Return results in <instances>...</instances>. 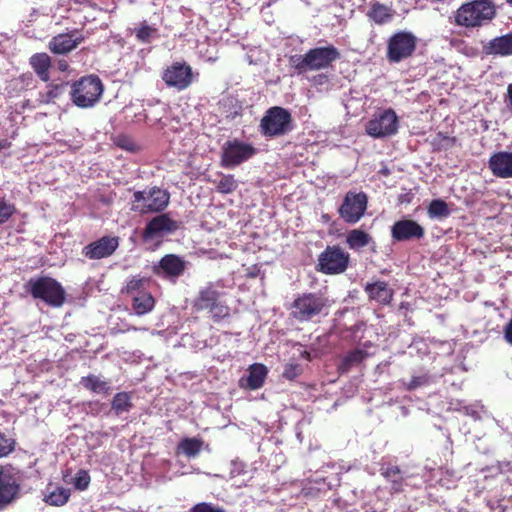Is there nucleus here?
Here are the masks:
<instances>
[{"instance_id": "20", "label": "nucleus", "mask_w": 512, "mask_h": 512, "mask_svg": "<svg viewBox=\"0 0 512 512\" xmlns=\"http://www.w3.org/2000/svg\"><path fill=\"white\" fill-rule=\"evenodd\" d=\"M489 169L498 178H512V152L500 151L489 159Z\"/></svg>"}, {"instance_id": "42", "label": "nucleus", "mask_w": 512, "mask_h": 512, "mask_svg": "<svg viewBox=\"0 0 512 512\" xmlns=\"http://www.w3.org/2000/svg\"><path fill=\"white\" fill-rule=\"evenodd\" d=\"M302 372V367L298 363H287L284 367L282 376L287 380H293Z\"/></svg>"}, {"instance_id": "48", "label": "nucleus", "mask_w": 512, "mask_h": 512, "mask_svg": "<svg viewBox=\"0 0 512 512\" xmlns=\"http://www.w3.org/2000/svg\"><path fill=\"white\" fill-rule=\"evenodd\" d=\"M504 100L508 110L512 113V83L507 86V93Z\"/></svg>"}, {"instance_id": "30", "label": "nucleus", "mask_w": 512, "mask_h": 512, "mask_svg": "<svg viewBox=\"0 0 512 512\" xmlns=\"http://www.w3.org/2000/svg\"><path fill=\"white\" fill-rule=\"evenodd\" d=\"M371 241V236L363 230L353 229L348 235L346 242L350 249L357 250L367 246Z\"/></svg>"}, {"instance_id": "52", "label": "nucleus", "mask_w": 512, "mask_h": 512, "mask_svg": "<svg viewBox=\"0 0 512 512\" xmlns=\"http://www.w3.org/2000/svg\"><path fill=\"white\" fill-rule=\"evenodd\" d=\"M127 330H128V331H129V330H135V331H136V330H138V328H136V327H131V328H128ZM139 330H147V329H146V328H139Z\"/></svg>"}, {"instance_id": "5", "label": "nucleus", "mask_w": 512, "mask_h": 512, "mask_svg": "<svg viewBox=\"0 0 512 512\" xmlns=\"http://www.w3.org/2000/svg\"><path fill=\"white\" fill-rule=\"evenodd\" d=\"M102 93L101 80L97 76L90 75L72 85L71 99L80 108H90L99 101Z\"/></svg>"}, {"instance_id": "23", "label": "nucleus", "mask_w": 512, "mask_h": 512, "mask_svg": "<svg viewBox=\"0 0 512 512\" xmlns=\"http://www.w3.org/2000/svg\"><path fill=\"white\" fill-rule=\"evenodd\" d=\"M365 292L371 300L381 304H388L393 296V290L384 281L367 283L365 286Z\"/></svg>"}, {"instance_id": "49", "label": "nucleus", "mask_w": 512, "mask_h": 512, "mask_svg": "<svg viewBox=\"0 0 512 512\" xmlns=\"http://www.w3.org/2000/svg\"><path fill=\"white\" fill-rule=\"evenodd\" d=\"M504 337L506 341L512 345V319L509 321V323L505 326L504 329Z\"/></svg>"}, {"instance_id": "40", "label": "nucleus", "mask_w": 512, "mask_h": 512, "mask_svg": "<svg viewBox=\"0 0 512 512\" xmlns=\"http://www.w3.org/2000/svg\"><path fill=\"white\" fill-rule=\"evenodd\" d=\"M431 377L426 374L413 375L408 383H405L407 390H415L419 387L426 386L430 383Z\"/></svg>"}, {"instance_id": "9", "label": "nucleus", "mask_w": 512, "mask_h": 512, "mask_svg": "<svg viewBox=\"0 0 512 512\" xmlns=\"http://www.w3.org/2000/svg\"><path fill=\"white\" fill-rule=\"evenodd\" d=\"M257 154V148L251 143L232 139L226 141L221 149V166L234 168L250 160Z\"/></svg>"}, {"instance_id": "43", "label": "nucleus", "mask_w": 512, "mask_h": 512, "mask_svg": "<svg viewBox=\"0 0 512 512\" xmlns=\"http://www.w3.org/2000/svg\"><path fill=\"white\" fill-rule=\"evenodd\" d=\"M90 476L87 471L80 470L74 478V485L79 490H85L89 486Z\"/></svg>"}, {"instance_id": "17", "label": "nucleus", "mask_w": 512, "mask_h": 512, "mask_svg": "<svg viewBox=\"0 0 512 512\" xmlns=\"http://www.w3.org/2000/svg\"><path fill=\"white\" fill-rule=\"evenodd\" d=\"M424 233L421 225L409 219L396 221L391 227V236L397 242L421 239Z\"/></svg>"}, {"instance_id": "2", "label": "nucleus", "mask_w": 512, "mask_h": 512, "mask_svg": "<svg viewBox=\"0 0 512 512\" xmlns=\"http://www.w3.org/2000/svg\"><path fill=\"white\" fill-rule=\"evenodd\" d=\"M220 288H222L220 282H210L200 288L194 299V308L198 311H208L216 322L230 315V307L224 299L225 292Z\"/></svg>"}, {"instance_id": "24", "label": "nucleus", "mask_w": 512, "mask_h": 512, "mask_svg": "<svg viewBox=\"0 0 512 512\" xmlns=\"http://www.w3.org/2000/svg\"><path fill=\"white\" fill-rule=\"evenodd\" d=\"M82 41V38H73L71 34H59L52 38L49 48L53 53L65 54L76 48Z\"/></svg>"}, {"instance_id": "12", "label": "nucleus", "mask_w": 512, "mask_h": 512, "mask_svg": "<svg viewBox=\"0 0 512 512\" xmlns=\"http://www.w3.org/2000/svg\"><path fill=\"white\" fill-rule=\"evenodd\" d=\"M416 47V38L408 32H398L390 37L387 46V59L398 63L409 57Z\"/></svg>"}, {"instance_id": "39", "label": "nucleus", "mask_w": 512, "mask_h": 512, "mask_svg": "<svg viewBox=\"0 0 512 512\" xmlns=\"http://www.w3.org/2000/svg\"><path fill=\"white\" fill-rule=\"evenodd\" d=\"M69 497V489L56 488L46 497V502L49 503L50 505L61 506L68 501Z\"/></svg>"}, {"instance_id": "56", "label": "nucleus", "mask_w": 512, "mask_h": 512, "mask_svg": "<svg viewBox=\"0 0 512 512\" xmlns=\"http://www.w3.org/2000/svg\"><path fill=\"white\" fill-rule=\"evenodd\" d=\"M460 512H469V511H466V510H461Z\"/></svg>"}, {"instance_id": "44", "label": "nucleus", "mask_w": 512, "mask_h": 512, "mask_svg": "<svg viewBox=\"0 0 512 512\" xmlns=\"http://www.w3.org/2000/svg\"><path fill=\"white\" fill-rule=\"evenodd\" d=\"M14 449V441L0 433V458L7 456Z\"/></svg>"}, {"instance_id": "46", "label": "nucleus", "mask_w": 512, "mask_h": 512, "mask_svg": "<svg viewBox=\"0 0 512 512\" xmlns=\"http://www.w3.org/2000/svg\"><path fill=\"white\" fill-rule=\"evenodd\" d=\"M311 83L317 88H326L329 85V78L326 74H317L311 78Z\"/></svg>"}, {"instance_id": "50", "label": "nucleus", "mask_w": 512, "mask_h": 512, "mask_svg": "<svg viewBox=\"0 0 512 512\" xmlns=\"http://www.w3.org/2000/svg\"><path fill=\"white\" fill-rule=\"evenodd\" d=\"M465 413L471 417H473L474 419H479L480 418V411L474 407V406H468V407H465Z\"/></svg>"}, {"instance_id": "27", "label": "nucleus", "mask_w": 512, "mask_h": 512, "mask_svg": "<svg viewBox=\"0 0 512 512\" xmlns=\"http://www.w3.org/2000/svg\"><path fill=\"white\" fill-rule=\"evenodd\" d=\"M131 301L132 310L137 316H143L151 312L155 306V299L148 291L135 294Z\"/></svg>"}, {"instance_id": "3", "label": "nucleus", "mask_w": 512, "mask_h": 512, "mask_svg": "<svg viewBox=\"0 0 512 512\" xmlns=\"http://www.w3.org/2000/svg\"><path fill=\"white\" fill-rule=\"evenodd\" d=\"M496 15L495 5L491 0H474L460 6L455 21L464 27H478L491 21Z\"/></svg>"}, {"instance_id": "29", "label": "nucleus", "mask_w": 512, "mask_h": 512, "mask_svg": "<svg viewBox=\"0 0 512 512\" xmlns=\"http://www.w3.org/2000/svg\"><path fill=\"white\" fill-rule=\"evenodd\" d=\"M66 84H50L44 91L39 92L38 101L42 104L55 103L65 92Z\"/></svg>"}, {"instance_id": "11", "label": "nucleus", "mask_w": 512, "mask_h": 512, "mask_svg": "<svg viewBox=\"0 0 512 512\" xmlns=\"http://www.w3.org/2000/svg\"><path fill=\"white\" fill-rule=\"evenodd\" d=\"M368 198L364 192L349 191L338 209L340 217L349 224L357 223L367 209Z\"/></svg>"}, {"instance_id": "53", "label": "nucleus", "mask_w": 512, "mask_h": 512, "mask_svg": "<svg viewBox=\"0 0 512 512\" xmlns=\"http://www.w3.org/2000/svg\"><path fill=\"white\" fill-rule=\"evenodd\" d=\"M5 146H6L5 142L1 141V142H0V149L5 148Z\"/></svg>"}, {"instance_id": "19", "label": "nucleus", "mask_w": 512, "mask_h": 512, "mask_svg": "<svg viewBox=\"0 0 512 512\" xmlns=\"http://www.w3.org/2000/svg\"><path fill=\"white\" fill-rule=\"evenodd\" d=\"M268 369L265 365L255 363L249 366L247 375L239 379V387L246 390L260 389L267 378Z\"/></svg>"}, {"instance_id": "34", "label": "nucleus", "mask_w": 512, "mask_h": 512, "mask_svg": "<svg viewBox=\"0 0 512 512\" xmlns=\"http://www.w3.org/2000/svg\"><path fill=\"white\" fill-rule=\"evenodd\" d=\"M369 17L377 24H384L391 20L392 13L390 9L380 3H376L372 6L368 13Z\"/></svg>"}, {"instance_id": "38", "label": "nucleus", "mask_w": 512, "mask_h": 512, "mask_svg": "<svg viewBox=\"0 0 512 512\" xmlns=\"http://www.w3.org/2000/svg\"><path fill=\"white\" fill-rule=\"evenodd\" d=\"M365 356H366V353L363 350L356 349L354 351H351L344 357L342 364L340 366V369L343 372L348 371L351 366L362 362L364 360Z\"/></svg>"}, {"instance_id": "10", "label": "nucleus", "mask_w": 512, "mask_h": 512, "mask_svg": "<svg viewBox=\"0 0 512 512\" xmlns=\"http://www.w3.org/2000/svg\"><path fill=\"white\" fill-rule=\"evenodd\" d=\"M398 116L391 108L379 111L366 124V132L373 138H384L397 133Z\"/></svg>"}, {"instance_id": "4", "label": "nucleus", "mask_w": 512, "mask_h": 512, "mask_svg": "<svg viewBox=\"0 0 512 512\" xmlns=\"http://www.w3.org/2000/svg\"><path fill=\"white\" fill-rule=\"evenodd\" d=\"M328 299L320 293H304L297 297L292 306L291 314L299 321H310L321 314L326 315Z\"/></svg>"}, {"instance_id": "47", "label": "nucleus", "mask_w": 512, "mask_h": 512, "mask_svg": "<svg viewBox=\"0 0 512 512\" xmlns=\"http://www.w3.org/2000/svg\"><path fill=\"white\" fill-rule=\"evenodd\" d=\"M245 464L241 461L234 460L231 462V468H230V476L236 477L244 473L245 471Z\"/></svg>"}, {"instance_id": "51", "label": "nucleus", "mask_w": 512, "mask_h": 512, "mask_svg": "<svg viewBox=\"0 0 512 512\" xmlns=\"http://www.w3.org/2000/svg\"><path fill=\"white\" fill-rule=\"evenodd\" d=\"M57 67L60 71L64 72L68 69V63L65 60H60L57 63Z\"/></svg>"}, {"instance_id": "7", "label": "nucleus", "mask_w": 512, "mask_h": 512, "mask_svg": "<svg viewBox=\"0 0 512 512\" xmlns=\"http://www.w3.org/2000/svg\"><path fill=\"white\" fill-rule=\"evenodd\" d=\"M292 116L285 108H269L260 122V132L265 137H278L292 130Z\"/></svg>"}, {"instance_id": "35", "label": "nucleus", "mask_w": 512, "mask_h": 512, "mask_svg": "<svg viewBox=\"0 0 512 512\" xmlns=\"http://www.w3.org/2000/svg\"><path fill=\"white\" fill-rule=\"evenodd\" d=\"M134 33L136 38L142 43H150L158 37V30L147 23H143L140 27L135 28Z\"/></svg>"}, {"instance_id": "14", "label": "nucleus", "mask_w": 512, "mask_h": 512, "mask_svg": "<svg viewBox=\"0 0 512 512\" xmlns=\"http://www.w3.org/2000/svg\"><path fill=\"white\" fill-rule=\"evenodd\" d=\"M162 79L168 87L184 90L192 83V68L185 62H174L164 70Z\"/></svg>"}, {"instance_id": "13", "label": "nucleus", "mask_w": 512, "mask_h": 512, "mask_svg": "<svg viewBox=\"0 0 512 512\" xmlns=\"http://www.w3.org/2000/svg\"><path fill=\"white\" fill-rule=\"evenodd\" d=\"M349 254L337 246L327 247L319 257L320 270L326 274H339L346 270Z\"/></svg>"}, {"instance_id": "8", "label": "nucleus", "mask_w": 512, "mask_h": 512, "mask_svg": "<svg viewBox=\"0 0 512 512\" xmlns=\"http://www.w3.org/2000/svg\"><path fill=\"white\" fill-rule=\"evenodd\" d=\"M27 288L34 298L41 299L50 306L60 307L64 303V289L50 277L30 279Z\"/></svg>"}, {"instance_id": "1", "label": "nucleus", "mask_w": 512, "mask_h": 512, "mask_svg": "<svg viewBox=\"0 0 512 512\" xmlns=\"http://www.w3.org/2000/svg\"><path fill=\"white\" fill-rule=\"evenodd\" d=\"M340 58V53L333 45L315 47L303 55H292L289 58L290 66L298 75L308 71L327 69Z\"/></svg>"}, {"instance_id": "54", "label": "nucleus", "mask_w": 512, "mask_h": 512, "mask_svg": "<svg viewBox=\"0 0 512 512\" xmlns=\"http://www.w3.org/2000/svg\"><path fill=\"white\" fill-rule=\"evenodd\" d=\"M303 356H305L306 358H309V353L307 351H304Z\"/></svg>"}, {"instance_id": "36", "label": "nucleus", "mask_w": 512, "mask_h": 512, "mask_svg": "<svg viewBox=\"0 0 512 512\" xmlns=\"http://www.w3.org/2000/svg\"><path fill=\"white\" fill-rule=\"evenodd\" d=\"M145 283L146 280L144 278H141L139 276H133L127 281L126 286L123 289V292H125L127 295L133 298L135 294L146 292L144 289Z\"/></svg>"}, {"instance_id": "16", "label": "nucleus", "mask_w": 512, "mask_h": 512, "mask_svg": "<svg viewBox=\"0 0 512 512\" xmlns=\"http://www.w3.org/2000/svg\"><path fill=\"white\" fill-rule=\"evenodd\" d=\"M119 246L117 237L104 236L82 249V254L91 260H98L111 256Z\"/></svg>"}, {"instance_id": "21", "label": "nucleus", "mask_w": 512, "mask_h": 512, "mask_svg": "<svg viewBox=\"0 0 512 512\" xmlns=\"http://www.w3.org/2000/svg\"><path fill=\"white\" fill-rule=\"evenodd\" d=\"M185 267L186 263L181 257L168 254L160 260L159 265L155 268V272L158 275L167 277H179L183 274Z\"/></svg>"}, {"instance_id": "18", "label": "nucleus", "mask_w": 512, "mask_h": 512, "mask_svg": "<svg viewBox=\"0 0 512 512\" xmlns=\"http://www.w3.org/2000/svg\"><path fill=\"white\" fill-rule=\"evenodd\" d=\"M19 484L10 470L0 466V509L11 503L17 496Z\"/></svg>"}, {"instance_id": "33", "label": "nucleus", "mask_w": 512, "mask_h": 512, "mask_svg": "<svg viewBox=\"0 0 512 512\" xmlns=\"http://www.w3.org/2000/svg\"><path fill=\"white\" fill-rule=\"evenodd\" d=\"M203 446V441L199 438H185L179 443V449L188 457L197 456Z\"/></svg>"}, {"instance_id": "6", "label": "nucleus", "mask_w": 512, "mask_h": 512, "mask_svg": "<svg viewBox=\"0 0 512 512\" xmlns=\"http://www.w3.org/2000/svg\"><path fill=\"white\" fill-rule=\"evenodd\" d=\"M131 209L140 214L157 213L163 211L169 204L170 195L166 190L152 187L133 194Z\"/></svg>"}, {"instance_id": "28", "label": "nucleus", "mask_w": 512, "mask_h": 512, "mask_svg": "<svg viewBox=\"0 0 512 512\" xmlns=\"http://www.w3.org/2000/svg\"><path fill=\"white\" fill-rule=\"evenodd\" d=\"M80 383L86 389H89L97 394H108L111 390L110 383L102 380L99 376L96 375H88L86 377H82Z\"/></svg>"}, {"instance_id": "25", "label": "nucleus", "mask_w": 512, "mask_h": 512, "mask_svg": "<svg viewBox=\"0 0 512 512\" xmlns=\"http://www.w3.org/2000/svg\"><path fill=\"white\" fill-rule=\"evenodd\" d=\"M380 473L390 483L391 492L398 493L403 490L405 476L398 466L382 465Z\"/></svg>"}, {"instance_id": "55", "label": "nucleus", "mask_w": 512, "mask_h": 512, "mask_svg": "<svg viewBox=\"0 0 512 512\" xmlns=\"http://www.w3.org/2000/svg\"><path fill=\"white\" fill-rule=\"evenodd\" d=\"M509 4L512 5V0H506Z\"/></svg>"}, {"instance_id": "22", "label": "nucleus", "mask_w": 512, "mask_h": 512, "mask_svg": "<svg viewBox=\"0 0 512 512\" xmlns=\"http://www.w3.org/2000/svg\"><path fill=\"white\" fill-rule=\"evenodd\" d=\"M483 51L487 55H512V32L491 39L483 46Z\"/></svg>"}, {"instance_id": "37", "label": "nucleus", "mask_w": 512, "mask_h": 512, "mask_svg": "<svg viewBox=\"0 0 512 512\" xmlns=\"http://www.w3.org/2000/svg\"><path fill=\"white\" fill-rule=\"evenodd\" d=\"M238 187V182L235 180L233 175L222 174L220 179L216 183L218 192L223 194H229L234 192Z\"/></svg>"}, {"instance_id": "32", "label": "nucleus", "mask_w": 512, "mask_h": 512, "mask_svg": "<svg viewBox=\"0 0 512 512\" xmlns=\"http://www.w3.org/2000/svg\"><path fill=\"white\" fill-rule=\"evenodd\" d=\"M427 213L431 219H444L449 217L450 210L445 201L435 199L430 202Z\"/></svg>"}, {"instance_id": "41", "label": "nucleus", "mask_w": 512, "mask_h": 512, "mask_svg": "<svg viewBox=\"0 0 512 512\" xmlns=\"http://www.w3.org/2000/svg\"><path fill=\"white\" fill-rule=\"evenodd\" d=\"M15 206L0 198V225L4 224L15 212Z\"/></svg>"}, {"instance_id": "26", "label": "nucleus", "mask_w": 512, "mask_h": 512, "mask_svg": "<svg viewBox=\"0 0 512 512\" xmlns=\"http://www.w3.org/2000/svg\"><path fill=\"white\" fill-rule=\"evenodd\" d=\"M29 63L34 72L42 81H49V68L51 67V58L48 54L36 53L30 57Z\"/></svg>"}, {"instance_id": "31", "label": "nucleus", "mask_w": 512, "mask_h": 512, "mask_svg": "<svg viewBox=\"0 0 512 512\" xmlns=\"http://www.w3.org/2000/svg\"><path fill=\"white\" fill-rule=\"evenodd\" d=\"M132 408L131 397L126 392L117 393L111 402V409L119 416L125 412H129Z\"/></svg>"}, {"instance_id": "15", "label": "nucleus", "mask_w": 512, "mask_h": 512, "mask_svg": "<svg viewBox=\"0 0 512 512\" xmlns=\"http://www.w3.org/2000/svg\"><path fill=\"white\" fill-rule=\"evenodd\" d=\"M179 228L177 221L171 219L168 214H161L151 219L143 232L144 240H153L175 232Z\"/></svg>"}, {"instance_id": "45", "label": "nucleus", "mask_w": 512, "mask_h": 512, "mask_svg": "<svg viewBox=\"0 0 512 512\" xmlns=\"http://www.w3.org/2000/svg\"><path fill=\"white\" fill-rule=\"evenodd\" d=\"M190 512H225L222 508L213 506L209 503H198L196 504Z\"/></svg>"}]
</instances>
